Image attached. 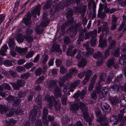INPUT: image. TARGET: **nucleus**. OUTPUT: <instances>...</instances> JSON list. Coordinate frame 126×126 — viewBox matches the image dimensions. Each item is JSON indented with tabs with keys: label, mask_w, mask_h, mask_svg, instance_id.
Wrapping results in <instances>:
<instances>
[{
	"label": "nucleus",
	"mask_w": 126,
	"mask_h": 126,
	"mask_svg": "<svg viewBox=\"0 0 126 126\" xmlns=\"http://www.w3.org/2000/svg\"><path fill=\"white\" fill-rule=\"evenodd\" d=\"M80 82V80H79L77 79L75 81L73 82L71 84L70 87V89H75L78 85L79 84Z\"/></svg>",
	"instance_id": "26"
},
{
	"label": "nucleus",
	"mask_w": 126,
	"mask_h": 126,
	"mask_svg": "<svg viewBox=\"0 0 126 126\" xmlns=\"http://www.w3.org/2000/svg\"><path fill=\"white\" fill-rule=\"evenodd\" d=\"M69 73L72 75H74L76 73H77L78 71L76 69L72 68L69 69Z\"/></svg>",
	"instance_id": "57"
},
{
	"label": "nucleus",
	"mask_w": 126,
	"mask_h": 126,
	"mask_svg": "<svg viewBox=\"0 0 126 126\" xmlns=\"http://www.w3.org/2000/svg\"><path fill=\"white\" fill-rule=\"evenodd\" d=\"M123 54H121L122 59L120 58L118 61L121 64L126 67V66H125L126 64V53L125 52Z\"/></svg>",
	"instance_id": "13"
},
{
	"label": "nucleus",
	"mask_w": 126,
	"mask_h": 126,
	"mask_svg": "<svg viewBox=\"0 0 126 126\" xmlns=\"http://www.w3.org/2000/svg\"><path fill=\"white\" fill-rule=\"evenodd\" d=\"M31 17L30 13H28L26 14V17L23 19L22 21L23 23L28 27H29L32 24V22L30 20Z\"/></svg>",
	"instance_id": "7"
},
{
	"label": "nucleus",
	"mask_w": 126,
	"mask_h": 126,
	"mask_svg": "<svg viewBox=\"0 0 126 126\" xmlns=\"http://www.w3.org/2000/svg\"><path fill=\"white\" fill-rule=\"evenodd\" d=\"M66 96L65 95H63L61 97V101L62 104L65 105L66 104L67 101Z\"/></svg>",
	"instance_id": "58"
},
{
	"label": "nucleus",
	"mask_w": 126,
	"mask_h": 126,
	"mask_svg": "<svg viewBox=\"0 0 126 126\" xmlns=\"http://www.w3.org/2000/svg\"><path fill=\"white\" fill-rule=\"evenodd\" d=\"M110 101L112 105L115 106L118 104L119 102V99L118 97L115 96L114 97H110L109 98Z\"/></svg>",
	"instance_id": "16"
},
{
	"label": "nucleus",
	"mask_w": 126,
	"mask_h": 126,
	"mask_svg": "<svg viewBox=\"0 0 126 126\" xmlns=\"http://www.w3.org/2000/svg\"><path fill=\"white\" fill-rule=\"evenodd\" d=\"M93 57L96 59H100L102 57V55L101 52H98L94 53L93 55Z\"/></svg>",
	"instance_id": "42"
},
{
	"label": "nucleus",
	"mask_w": 126,
	"mask_h": 126,
	"mask_svg": "<svg viewBox=\"0 0 126 126\" xmlns=\"http://www.w3.org/2000/svg\"><path fill=\"white\" fill-rule=\"evenodd\" d=\"M123 76L122 74L118 75L117 77H115L114 80L115 82L119 83V85H120L123 82Z\"/></svg>",
	"instance_id": "21"
},
{
	"label": "nucleus",
	"mask_w": 126,
	"mask_h": 126,
	"mask_svg": "<svg viewBox=\"0 0 126 126\" xmlns=\"http://www.w3.org/2000/svg\"><path fill=\"white\" fill-rule=\"evenodd\" d=\"M82 25V23L79 22L74 27H71L69 28V30L71 32V34L70 37L71 38H73L75 37V35L77 33L78 28Z\"/></svg>",
	"instance_id": "3"
},
{
	"label": "nucleus",
	"mask_w": 126,
	"mask_h": 126,
	"mask_svg": "<svg viewBox=\"0 0 126 126\" xmlns=\"http://www.w3.org/2000/svg\"><path fill=\"white\" fill-rule=\"evenodd\" d=\"M30 74L28 72L21 75V77L22 79H26L29 78L30 76Z\"/></svg>",
	"instance_id": "62"
},
{
	"label": "nucleus",
	"mask_w": 126,
	"mask_h": 126,
	"mask_svg": "<svg viewBox=\"0 0 126 126\" xmlns=\"http://www.w3.org/2000/svg\"><path fill=\"white\" fill-rule=\"evenodd\" d=\"M56 84V81L54 80H50L49 85V88L50 90H53Z\"/></svg>",
	"instance_id": "37"
},
{
	"label": "nucleus",
	"mask_w": 126,
	"mask_h": 126,
	"mask_svg": "<svg viewBox=\"0 0 126 126\" xmlns=\"http://www.w3.org/2000/svg\"><path fill=\"white\" fill-rule=\"evenodd\" d=\"M83 118L88 123V124L89 126H91L92 123L91 122L92 121V119L88 115V113L86 114H85L83 115Z\"/></svg>",
	"instance_id": "28"
},
{
	"label": "nucleus",
	"mask_w": 126,
	"mask_h": 126,
	"mask_svg": "<svg viewBox=\"0 0 126 126\" xmlns=\"http://www.w3.org/2000/svg\"><path fill=\"white\" fill-rule=\"evenodd\" d=\"M27 94V91H20L18 92V96L20 98L23 97Z\"/></svg>",
	"instance_id": "47"
},
{
	"label": "nucleus",
	"mask_w": 126,
	"mask_h": 126,
	"mask_svg": "<svg viewBox=\"0 0 126 126\" xmlns=\"http://www.w3.org/2000/svg\"><path fill=\"white\" fill-rule=\"evenodd\" d=\"M72 76L69 73H67L65 74L63 76V78L64 79L66 80H68L69 78H71L72 77Z\"/></svg>",
	"instance_id": "52"
},
{
	"label": "nucleus",
	"mask_w": 126,
	"mask_h": 126,
	"mask_svg": "<svg viewBox=\"0 0 126 126\" xmlns=\"http://www.w3.org/2000/svg\"><path fill=\"white\" fill-rule=\"evenodd\" d=\"M3 63L5 66L7 67L13 65L12 62L9 60L5 61Z\"/></svg>",
	"instance_id": "48"
},
{
	"label": "nucleus",
	"mask_w": 126,
	"mask_h": 126,
	"mask_svg": "<svg viewBox=\"0 0 126 126\" xmlns=\"http://www.w3.org/2000/svg\"><path fill=\"white\" fill-rule=\"evenodd\" d=\"M114 73L112 72H110V74L108 76L106 82L107 83L109 84L112 81V79L115 76Z\"/></svg>",
	"instance_id": "34"
},
{
	"label": "nucleus",
	"mask_w": 126,
	"mask_h": 126,
	"mask_svg": "<svg viewBox=\"0 0 126 126\" xmlns=\"http://www.w3.org/2000/svg\"><path fill=\"white\" fill-rule=\"evenodd\" d=\"M114 58L113 57H111L107 62V65L109 67H110L114 63Z\"/></svg>",
	"instance_id": "36"
},
{
	"label": "nucleus",
	"mask_w": 126,
	"mask_h": 126,
	"mask_svg": "<svg viewBox=\"0 0 126 126\" xmlns=\"http://www.w3.org/2000/svg\"><path fill=\"white\" fill-rule=\"evenodd\" d=\"M86 10V7L85 5H84L81 8H80L79 13L80 14L82 17L84 16Z\"/></svg>",
	"instance_id": "31"
},
{
	"label": "nucleus",
	"mask_w": 126,
	"mask_h": 126,
	"mask_svg": "<svg viewBox=\"0 0 126 126\" xmlns=\"http://www.w3.org/2000/svg\"><path fill=\"white\" fill-rule=\"evenodd\" d=\"M48 113V111L47 108L46 107L44 108L43 110L42 118H47Z\"/></svg>",
	"instance_id": "44"
},
{
	"label": "nucleus",
	"mask_w": 126,
	"mask_h": 126,
	"mask_svg": "<svg viewBox=\"0 0 126 126\" xmlns=\"http://www.w3.org/2000/svg\"><path fill=\"white\" fill-rule=\"evenodd\" d=\"M86 93V90L85 89L82 90L80 92L78 90L73 95V97L77 99L78 98L79 96H80V98L83 99Z\"/></svg>",
	"instance_id": "6"
},
{
	"label": "nucleus",
	"mask_w": 126,
	"mask_h": 126,
	"mask_svg": "<svg viewBox=\"0 0 126 126\" xmlns=\"http://www.w3.org/2000/svg\"><path fill=\"white\" fill-rule=\"evenodd\" d=\"M80 51L78 49H75L72 51V57H73L76 53L77 54L76 56V58L77 59H81L83 58V56H81L80 52Z\"/></svg>",
	"instance_id": "19"
},
{
	"label": "nucleus",
	"mask_w": 126,
	"mask_h": 126,
	"mask_svg": "<svg viewBox=\"0 0 126 126\" xmlns=\"http://www.w3.org/2000/svg\"><path fill=\"white\" fill-rule=\"evenodd\" d=\"M97 31L96 30H94L93 31H90L88 33H86L85 34V39H88L90 36L92 39L96 38Z\"/></svg>",
	"instance_id": "5"
},
{
	"label": "nucleus",
	"mask_w": 126,
	"mask_h": 126,
	"mask_svg": "<svg viewBox=\"0 0 126 126\" xmlns=\"http://www.w3.org/2000/svg\"><path fill=\"white\" fill-rule=\"evenodd\" d=\"M15 109L14 108H11L9 111V113H7L6 115L8 117H11L14 114V113L15 112Z\"/></svg>",
	"instance_id": "54"
},
{
	"label": "nucleus",
	"mask_w": 126,
	"mask_h": 126,
	"mask_svg": "<svg viewBox=\"0 0 126 126\" xmlns=\"http://www.w3.org/2000/svg\"><path fill=\"white\" fill-rule=\"evenodd\" d=\"M100 107L103 112L106 114L109 113L111 111V109L110 106L105 102H102L100 105Z\"/></svg>",
	"instance_id": "4"
},
{
	"label": "nucleus",
	"mask_w": 126,
	"mask_h": 126,
	"mask_svg": "<svg viewBox=\"0 0 126 126\" xmlns=\"http://www.w3.org/2000/svg\"><path fill=\"white\" fill-rule=\"evenodd\" d=\"M106 16L105 12H98L97 17L98 18H100L101 19L104 18Z\"/></svg>",
	"instance_id": "49"
},
{
	"label": "nucleus",
	"mask_w": 126,
	"mask_h": 126,
	"mask_svg": "<svg viewBox=\"0 0 126 126\" xmlns=\"http://www.w3.org/2000/svg\"><path fill=\"white\" fill-rule=\"evenodd\" d=\"M47 15L46 13H44L43 16V21L41 23V25L43 27L47 26L49 23V21L47 17Z\"/></svg>",
	"instance_id": "17"
},
{
	"label": "nucleus",
	"mask_w": 126,
	"mask_h": 126,
	"mask_svg": "<svg viewBox=\"0 0 126 126\" xmlns=\"http://www.w3.org/2000/svg\"><path fill=\"white\" fill-rule=\"evenodd\" d=\"M33 31L30 27L27 28L25 32V34L24 36V39L28 43H30L33 41L32 37L31 36L32 34Z\"/></svg>",
	"instance_id": "1"
},
{
	"label": "nucleus",
	"mask_w": 126,
	"mask_h": 126,
	"mask_svg": "<svg viewBox=\"0 0 126 126\" xmlns=\"http://www.w3.org/2000/svg\"><path fill=\"white\" fill-rule=\"evenodd\" d=\"M86 50L88 52H82V55L85 57H87L90 55H91L93 53L94 51V49L93 48L90 47L87 48V49H86Z\"/></svg>",
	"instance_id": "18"
},
{
	"label": "nucleus",
	"mask_w": 126,
	"mask_h": 126,
	"mask_svg": "<svg viewBox=\"0 0 126 126\" xmlns=\"http://www.w3.org/2000/svg\"><path fill=\"white\" fill-rule=\"evenodd\" d=\"M102 27V34L106 35L109 34L110 32V29L108 23L106 22H103Z\"/></svg>",
	"instance_id": "9"
},
{
	"label": "nucleus",
	"mask_w": 126,
	"mask_h": 126,
	"mask_svg": "<svg viewBox=\"0 0 126 126\" xmlns=\"http://www.w3.org/2000/svg\"><path fill=\"white\" fill-rule=\"evenodd\" d=\"M42 70L41 67L37 69L35 71V73L36 76H40L42 73Z\"/></svg>",
	"instance_id": "59"
},
{
	"label": "nucleus",
	"mask_w": 126,
	"mask_h": 126,
	"mask_svg": "<svg viewBox=\"0 0 126 126\" xmlns=\"http://www.w3.org/2000/svg\"><path fill=\"white\" fill-rule=\"evenodd\" d=\"M3 88L6 90H10L11 89L10 86L7 83H4L2 85Z\"/></svg>",
	"instance_id": "64"
},
{
	"label": "nucleus",
	"mask_w": 126,
	"mask_h": 126,
	"mask_svg": "<svg viewBox=\"0 0 126 126\" xmlns=\"http://www.w3.org/2000/svg\"><path fill=\"white\" fill-rule=\"evenodd\" d=\"M17 83H18L20 87L24 86L25 83V80L22 79H18L17 80Z\"/></svg>",
	"instance_id": "50"
},
{
	"label": "nucleus",
	"mask_w": 126,
	"mask_h": 126,
	"mask_svg": "<svg viewBox=\"0 0 126 126\" xmlns=\"http://www.w3.org/2000/svg\"><path fill=\"white\" fill-rule=\"evenodd\" d=\"M97 121L100 124V126H108V122L105 114H104Z\"/></svg>",
	"instance_id": "8"
},
{
	"label": "nucleus",
	"mask_w": 126,
	"mask_h": 126,
	"mask_svg": "<svg viewBox=\"0 0 126 126\" xmlns=\"http://www.w3.org/2000/svg\"><path fill=\"white\" fill-rule=\"evenodd\" d=\"M96 38L91 39L90 41V44L92 47H94L96 45Z\"/></svg>",
	"instance_id": "56"
},
{
	"label": "nucleus",
	"mask_w": 126,
	"mask_h": 126,
	"mask_svg": "<svg viewBox=\"0 0 126 126\" xmlns=\"http://www.w3.org/2000/svg\"><path fill=\"white\" fill-rule=\"evenodd\" d=\"M42 97L41 95L39 94L36 97L35 101L36 103L38 105L39 107H41L42 106Z\"/></svg>",
	"instance_id": "33"
},
{
	"label": "nucleus",
	"mask_w": 126,
	"mask_h": 126,
	"mask_svg": "<svg viewBox=\"0 0 126 126\" xmlns=\"http://www.w3.org/2000/svg\"><path fill=\"white\" fill-rule=\"evenodd\" d=\"M98 46L102 48L107 47V45L106 39H104L103 40L99 41Z\"/></svg>",
	"instance_id": "29"
},
{
	"label": "nucleus",
	"mask_w": 126,
	"mask_h": 126,
	"mask_svg": "<svg viewBox=\"0 0 126 126\" xmlns=\"http://www.w3.org/2000/svg\"><path fill=\"white\" fill-rule=\"evenodd\" d=\"M45 99L47 102L49 101L52 100H54L56 99L55 97L53 95L50 96L48 94H47L45 97Z\"/></svg>",
	"instance_id": "39"
},
{
	"label": "nucleus",
	"mask_w": 126,
	"mask_h": 126,
	"mask_svg": "<svg viewBox=\"0 0 126 126\" xmlns=\"http://www.w3.org/2000/svg\"><path fill=\"white\" fill-rule=\"evenodd\" d=\"M28 48L27 47L22 48L17 47L16 49V51L21 55H24L27 52Z\"/></svg>",
	"instance_id": "23"
},
{
	"label": "nucleus",
	"mask_w": 126,
	"mask_h": 126,
	"mask_svg": "<svg viewBox=\"0 0 126 126\" xmlns=\"http://www.w3.org/2000/svg\"><path fill=\"white\" fill-rule=\"evenodd\" d=\"M104 12L105 13H110V9L108 7L107 4V3H104Z\"/></svg>",
	"instance_id": "53"
},
{
	"label": "nucleus",
	"mask_w": 126,
	"mask_h": 126,
	"mask_svg": "<svg viewBox=\"0 0 126 126\" xmlns=\"http://www.w3.org/2000/svg\"><path fill=\"white\" fill-rule=\"evenodd\" d=\"M120 86L117 84H115L111 86L110 87V89H111L112 93L113 94H117L119 91Z\"/></svg>",
	"instance_id": "14"
},
{
	"label": "nucleus",
	"mask_w": 126,
	"mask_h": 126,
	"mask_svg": "<svg viewBox=\"0 0 126 126\" xmlns=\"http://www.w3.org/2000/svg\"><path fill=\"white\" fill-rule=\"evenodd\" d=\"M36 112V110L33 109L31 111L29 114V119L31 120L33 123L34 122L35 120Z\"/></svg>",
	"instance_id": "12"
},
{
	"label": "nucleus",
	"mask_w": 126,
	"mask_h": 126,
	"mask_svg": "<svg viewBox=\"0 0 126 126\" xmlns=\"http://www.w3.org/2000/svg\"><path fill=\"white\" fill-rule=\"evenodd\" d=\"M96 8V5L94 2L93 5V14L92 17V19H93L94 18H95L96 16L95 14V9Z\"/></svg>",
	"instance_id": "55"
},
{
	"label": "nucleus",
	"mask_w": 126,
	"mask_h": 126,
	"mask_svg": "<svg viewBox=\"0 0 126 126\" xmlns=\"http://www.w3.org/2000/svg\"><path fill=\"white\" fill-rule=\"evenodd\" d=\"M54 102V106L55 110L57 111L59 110L61 108V103L59 100L58 99H55Z\"/></svg>",
	"instance_id": "20"
},
{
	"label": "nucleus",
	"mask_w": 126,
	"mask_h": 126,
	"mask_svg": "<svg viewBox=\"0 0 126 126\" xmlns=\"http://www.w3.org/2000/svg\"><path fill=\"white\" fill-rule=\"evenodd\" d=\"M73 11L72 9H70L67 13L66 17L67 19H69L72 17L73 14Z\"/></svg>",
	"instance_id": "43"
},
{
	"label": "nucleus",
	"mask_w": 126,
	"mask_h": 126,
	"mask_svg": "<svg viewBox=\"0 0 126 126\" xmlns=\"http://www.w3.org/2000/svg\"><path fill=\"white\" fill-rule=\"evenodd\" d=\"M106 77V74L104 73H102L99 76V83L104 81H105V78Z\"/></svg>",
	"instance_id": "41"
},
{
	"label": "nucleus",
	"mask_w": 126,
	"mask_h": 126,
	"mask_svg": "<svg viewBox=\"0 0 126 126\" xmlns=\"http://www.w3.org/2000/svg\"><path fill=\"white\" fill-rule=\"evenodd\" d=\"M8 44L10 48L13 49V48H15L16 44L14 39L12 38H10L9 39Z\"/></svg>",
	"instance_id": "32"
},
{
	"label": "nucleus",
	"mask_w": 126,
	"mask_h": 126,
	"mask_svg": "<svg viewBox=\"0 0 126 126\" xmlns=\"http://www.w3.org/2000/svg\"><path fill=\"white\" fill-rule=\"evenodd\" d=\"M71 42V40L68 36H66L64 37V38L63 42L66 45L69 44Z\"/></svg>",
	"instance_id": "60"
},
{
	"label": "nucleus",
	"mask_w": 126,
	"mask_h": 126,
	"mask_svg": "<svg viewBox=\"0 0 126 126\" xmlns=\"http://www.w3.org/2000/svg\"><path fill=\"white\" fill-rule=\"evenodd\" d=\"M56 51L59 54H61L62 53V51L60 49V47L58 45H57L53 46L51 49V53H53Z\"/></svg>",
	"instance_id": "15"
},
{
	"label": "nucleus",
	"mask_w": 126,
	"mask_h": 126,
	"mask_svg": "<svg viewBox=\"0 0 126 126\" xmlns=\"http://www.w3.org/2000/svg\"><path fill=\"white\" fill-rule=\"evenodd\" d=\"M84 33L83 29L81 28H79V38L82 41H83V39H85Z\"/></svg>",
	"instance_id": "22"
},
{
	"label": "nucleus",
	"mask_w": 126,
	"mask_h": 126,
	"mask_svg": "<svg viewBox=\"0 0 126 126\" xmlns=\"http://www.w3.org/2000/svg\"><path fill=\"white\" fill-rule=\"evenodd\" d=\"M11 84L12 86L13 89L15 90H19L20 87L17 83L11 82Z\"/></svg>",
	"instance_id": "45"
},
{
	"label": "nucleus",
	"mask_w": 126,
	"mask_h": 126,
	"mask_svg": "<svg viewBox=\"0 0 126 126\" xmlns=\"http://www.w3.org/2000/svg\"><path fill=\"white\" fill-rule=\"evenodd\" d=\"M44 27L42 26L41 24L40 25L36 26L35 28V31L38 34H41L44 31L43 27Z\"/></svg>",
	"instance_id": "30"
},
{
	"label": "nucleus",
	"mask_w": 126,
	"mask_h": 126,
	"mask_svg": "<svg viewBox=\"0 0 126 126\" xmlns=\"http://www.w3.org/2000/svg\"><path fill=\"white\" fill-rule=\"evenodd\" d=\"M79 107L82 112L83 115L87 113L88 108L86 105L82 102L79 103Z\"/></svg>",
	"instance_id": "10"
},
{
	"label": "nucleus",
	"mask_w": 126,
	"mask_h": 126,
	"mask_svg": "<svg viewBox=\"0 0 126 126\" xmlns=\"http://www.w3.org/2000/svg\"><path fill=\"white\" fill-rule=\"evenodd\" d=\"M48 56L47 54H44L43 56V60L42 61V63L43 64H45L47 62L48 59Z\"/></svg>",
	"instance_id": "51"
},
{
	"label": "nucleus",
	"mask_w": 126,
	"mask_h": 126,
	"mask_svg": "<svg viewBox=\"0 0 126 126\" xmlns=\"http://www.w3.org/2000/svg\"><path fill=\"white\" fill-rule=\"evenodd\" d=\"M73 23L72 20H71L68 21L64 24H63L61 27V29L62 30H64L66 26H69L72 24Z\"/></svg>",
	"instance_id": "35"
},
{
	"label": "nucleus",
	"mask_w": 126,
	"mask_h": 126,
	"mask_svg": "<svg viewBox=\"0 0 126 126\" xmlns=\"http://www.w3.org/2000/svg\"><path fill=\"white\" fill-rule=\"evenodd\" d=\"M41 8V5L39 4H38L32 11V16L34 18V20H36L38 19L36 18V15H37L38 16L40 15V10Z\"/></svg>",
	"instance_id": "2"
},
{
	"label": "nucleus",
	"mask_w": 126,
	"mask_h": 126,
	"mask_svg": "<svg viewBox=\"0 0 126 126\" xmlns=\"http://www.w3.org/2000/svg\"><path fill=\"white\" fill-rule=\"evenodd\" d=\"M79 105L76 104L72 105L70 107V110L74 113H76L78 110L79 109Z\"/></svg>",
	"instance_id": "24"
},
{
	"label": "nucleus",
	"mask_w": 126,
	"mask_h": 126,
	"mask_svg": "<svg viewBox=\"0 0 126 126\" xmlns=\"http://www.w3.org/2000/svg\"><path fill=\"white\" fill-rule=\"evenodd\" d=\"M16 69L18 72H24L25 71V69L24 67L21 66H17L16 67Z\"/></svg>",
	"instance_id": "63"
},
{
	"label": "nucleus",
	"mask_w": 126,
	"mask_h": 126,
	"mask_svg": "<svg viewBox=\"0 0 126 126\" xmlns=\"http://www.w3.org/2000/svg\"><path fill=\"white\" fill-rule=\"evenodd\" d=\"M8 110V108L0 104V112L1 114L6 112Z\"/></svg>",
	"instance_id": "40"
},
{
	"label": "nucleus",
	"mask_w": 126,
	"mask_h": 126,
	"mask_svg": "<svg viewBox=\"0 0 126 126\" xmlns=\"http://www.w3.org/2000/svg\"><path fill=\"white\" fill-rule=\"evenodd\" d=\"M16 37L17 41L19 43L22 42L24 41V36L22 34H19Z\"/></svg>",
	"instance_id": "27"
},
{
	"label": "nucleus",
	"mask_w": 126,
	"mask_h": 126,
	"mask_svg": "<svg viewBox=\"0 0 126 126\" xmlns=\"http://www.w3.org/2000/svg\"><path fill=\"white\" fill-rule=\"evenodd\" d=\"M66 80L64 79V78H61V77L59 78L58 80V82L59 86L61 87H63L64 85V82Z\"/></svg>",
	"instance_id": "38"
},
{
	"label": "nucleus",
	"mask_w": 126,
	"mask_h": 126,
	"mask_svg": "<svg viewBox=\"0 0 126 126\" xmlns=\"http://www.w3.org/2000/svg\"><path fill=\"white\" fill-rule=\"evenodd\" d=\"M78 60H80V61L78 63V67H83L85 66L86 65V60L83 58L81 59H78Z\"/></svg>",
	"instance_id": "25"
},
{
	"label": "nucleus",
	"mask_w": 126,
	"mask_h": 126,
	"mask_svg": "<svg viewBox=\"0 0 126 126\" xmlns=\"http://www.w3.org/2000/svg\"><path fill=\"white\" fill-rule=\"evenodd\" d=\"M54 96L56 98L58 99V98L60 97L62 95L61 90L60 88L58 86H56L54 91Z\"/></svg>",
	"instance_id": "11"
},
{
	"label": "nucleus",
	"mask_w": 126,
	"mask_h": 126,
	"mask_svg": "<svg viewBox=\"0 0 126 126\" xmlns=\"http://www.w3.org/2000/svg\"><path fill=\"white\" fill-rule=\"evenodd\" d=\"M67 69L65 68L63 66H61L60 68V72L63 74H64L67 72Z\"/></svg>",
	"instance_id": "61"
},
{
	"label": "nucleus",
	"mask_w": 126,
	"mask_h": 126,
	"mask_svg": "<svg viewBox=\"0 0 126 126\" xmlns=\"http://www.w3.org/2000/svg\"><path fill=\"white\" fill-rule=\"evenodd\" d=\"M95 111L96 115L98 116V118L97 119H100V118L104 114L101 115V111L98 108H96L95 109Z\"/></svg>",
	"instance_id": "46"
}]
</instances>
